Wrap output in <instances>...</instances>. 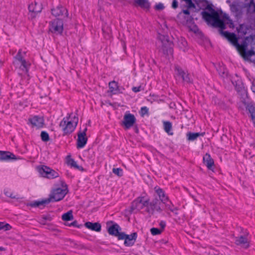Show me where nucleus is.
Instances as JSON below:
<instances>
[{"label": "nucleus", "instance_id": "f03ea898", "mask_svg": "<svg viewBox=\"0 0 255 255\" xmlns=\"http://www.w3.org/2000/svg\"><path fill=\"white\" fill-rule=\"evenodd\" d=\"M67 193V188L65 189L57 188L52 190L51 193L49 195V198L42 201L30 203L29 205L32 207H36L41 205L45 206V205L48 204L51 202L59 201L63 199Z\"/></svg>", "mask_w": 255, "mask_h": 255}, {"label": "nucleus", "instance_id": "864d4df0", "mask_svg": "<svg viewBox=\"0 0 255 255\" xmlns=\"http://www.w3.org/2000/svg\"><path fill=\"white\" fill-rule=\"evenodd\" d=\"M135 131L136 133H138V128L137 127H135Z\"/></svg>", "mask_w": 255, "mask_h": 255}, {"label": "nucleus", "instance_id": "cd10ccee", "mask_svg": "<svg viewBox=\"0 0 255 255\" xmlns=\"http://www.w3.org/2000/svg\"><path fill=\"white\" fill-rule=\"evenodd\" d=\"M67 164L70 165L71 166L74 167L79 170H83V167L80 166H78L76 161H74L73 159L70 158L69 159H67Z\"/></svg>", "mask_w": 255, "mask_h": 255}, {"label": "nucleus", "instance_id": "aec40b11", "mask_svg": "<svg viewBox=\"0 0 255 255\" xmlns=\"http://www.w3.org/2000/svg\"><path fill=\"white\" fill-rule=\"evenodd\" d=\"M85 226L86 228L92 231L100 232L101 230V226L99 223L87 222L85 224Z\"/></svg>", "mask_w": 255, "mask_h": 255}, {"label": "nucleus", "instance_id": "e433bc0d", "mask_svg": "<svg viewBox=\"0 0 255 255\" xmlns=\"http://www.w3.org/2000/svg\"><path fill=\"white\" fill-rule=\"evenodd\" d=\"M183 80L184 81H185L187 83H190L191 82V81L190 80V78L189 77V75L188 74H187V75H185L184 76H183V77H182Z\"/></svg>", "mask_w": 255, "mask_h": 255}, {"label": "nucleus", "instance_id": "ddd939ff", "mask_svg": "<svg viewBox=\"0 0 255 255\" xmlns=\"http://www.w3.org/2000/svg\"><path fill=\"white\" fill-rule=\"evenodd\" d=\"M28 121L32 127H36L37 128H42L44 125V121L42 117L34 116L32 118H29Z\"/></svg>", "mask_w": 255, "mask_h": 255}, {"label": "nucleus", "instance_id": "ea45409f", "mask_svg": "<svg viewBox=\"0 0 255 255\" xmlns=\"http://www.w3.org/2000/svg\"><path fill=\"white\" fill-rule=\"evenodd\" d=\"M159 225L161 227V229L160 230H162V231H163L165 226H166V224H165V222L162 221L160 222V224H159Z\"/></svg>", "mask_w": 255, "mask_h": 255}, {"label": "nucleus", "instance_id": "9d476101", "mask_svg": "<svg viewBox=\"0 0 255 255\" xmlns=\"http://www.w3.org/2000/svg\"><path fill=\"white\" fill-rule=\"evenodd\" d=\"M137 238L136 233H133L130 235H126L125 233L121 232L119 237V240H125L124 244L126 246H131L134 244Z\"/></svg>", "mask_w": 255, "mask_h": 255}, {"label": "nucleus", "instance_id": "423d86ee", "mask_svg": "<svg viewBox=\"0 0 255 255\" xmlns=\"http://www.w3.org/2000/svg\"><path fill=\"white\" fill-rule=\"evenodd\" d=\"M135 122L136 119L134 116L130 113H127L124 116L121 125L125 129H128L133 127Z\"/></svg>", "mask_w": 255, "mask_h": 255}, {"label": "nucleus", "instance_id": "1a4fd4ad", "mask_svg": "<svg viewBox=\"0 0 255 255\" xmlns=\"http://www.w3.org/2000/svg\"><path fill=\"white\" fill-rule=\"evenodd\" d=\"M49 30L53 33L60 34L63 30V21L59 18L53 20L51 22Z\"/></svg>", "mask_w": 255, "mask_h": 255}, {"label": "nucleus", "instance_id": "13d9d810", "mask_svg": "<svg viewBox=\"0 0 255 255\" xmlns=\"http://www.w3.org/2000/svg\"><path fill=\"white\" fill-rule=\"evenodd\" d=\"M1 63V61L0 60V63Z\"/></svg>", "mask_w": 255, "mask_h": 255}, {"label": "nucleus", "instance_id": "f257e3e1", "mask_svg": "<svg viewBox=\"0 0 255 255\" xmlns=\"http://www.w3.org/2000/svg\"><path fill=\"white\" fill-rule=\"evenodd\" d=\"M201 14L208 24H211L214 27L220 28L219 29L220 34L227 38L235 46L244 58L251 57L255 54V52L253 50L246 52L247 43L244 42L242 44H240L238 43V38L234 33L223 31L226 28V24L224 21L220 18L218 12L211 5H208L206 7L205 10L202 11Z\"/></svg>", "mask_w": 255, "mask_h": 255}, {"label": "nucleus", "instance_id": "a878e982", "mask_svg": "<svg viewBox=\"0 0 255 255\" xmlns=\"http://www.w3.org/2000/svg\"><path fill=\"white\" fill-rule=\"evenodd\" d=\"M62 219L65 221H71L73 219V211L70 210L66 213H64L62 216Z\"/></svg>", "mask_w": 255, "mask_h": 255}, {"label": "nucleus", "instance_id": "dca6fc26", "mask_svg": "<svg viewBox=\"0 0 255 255\" xmlns=\"http://www.w3.org/2000/svg\"><path fill=\"white\" fill-rule=\"evenodd\" d=\"M20 159L9 151H0V160H9Z\"/></svg>", "mask_w": 255, "mask_h": 255}, {"label": "nucleus", "instance_id": "8fccbe9b", "mask_svg": "<svg viewBox=\"0 0 255 255\" xmlns=\"http://www.w3.org/2000/svg\"><path fill=\"white\" fill-rule=\"evenodd\" d=\"M40 223L42 225H45L46 224V221H45L44 219L42 218V219L40 221Z\"/></svg>", "mask_w": 255, "mask_h": 255}, {"label": "nucleus", "instance_id": "de8ad7c7", "mask_svg": "<svg viewBox=\"0 0 255 255\" xmlns=\"http://www.w3.org/2000/svg\"><path fill=\"white\" fill-rule=\"evenodd\" d=\"M182 12L185 14H187V15H189L190 14V11H189V10L188 9H183L182 10Z\"/></svg>", "mask_w": 255, "mask_h": 255}, {"label": "nucleus", "instance_id": "5fc2aeb1", "mask_svg": "<svg viewBox=\"0 0 255 255\" xmlns=\"http://www.w3.org/2000/svg\"><path fill=\"white\" fill-rule=\"evenodd\" d=\"M254 12L255 13V4H254Z\"/></svg>", "mask_w": 255, "mask_h": 255}, {"label": "nucleus", "instance_id": "5701e85b", "mask_svg": "<svg viewBox=\"0 0 255 255\" xmlns=\"http://www.w3.org/2000/svg\"><path fill=\"white\" fill-rule=\"evenodd\" d=\"M205 133L191 132H189L187 133V137L188 140L193 141L196 139L199 136H203Z\"/></svg>", "mask_w": 255, "mask_h": 255}, {"label": "nucleus", "instance_id": "c9c22d12", "mask_svg": "<svg viewBox=\"0 0 255 255\" xmlns=\"http://www.w3.org/2000/svg\"><path fill=\"white\" fill-rule=\"evenodd\" d=\"M148 113V109L146 107H143L141 108V114L144 115Z\"/></svg>", "mask_w": 255, "mask_h": 255}, {"label": "nucleus", "instance_id": "49530a36", "mask_svg": "<svg viewBox=\"0 0 255 255\" xmlns=\"http://www.w3.org/2000/svg\"><path fill=\"white\" fill-rule=\"evenodd\" d=\"M252 90L253 92L255 93V80H254L252 82Z\"/></svg>", "mask_w": 255, "mask_h": 255}, {"label": "nucleus", "instance_id": "c756f323", "mask_svg": "<svg viewBox=\"0 0 255 255\" xmlns=\"http://www.w3.org/2000/svg\"><path fill=\"white\" fill-rule=\"evenodd\" d=\"M150 232L152 235H158L161 234L162 230L158 228H152L150 229Z\"/></svg>", "mask_w": 255, "mask_h": 255}, {"label": "nucleus", "instance_id": "a19ab883", "mask_svg": "<svg viewBox=\"0 0 255 255\" xmlns=\"http://www.w3.org/2000/svg\"><path fill=\"white\" fill-rule=\"evenodd\" d=\"M70 226H75V227H77L78 228H79L80 227V226L79 225H78V222L77 221H74V222H73L72 223H71L70 225H69Z\"/></svg>", "mask_w": 255, "mask_h": 255}, {"label": "nucleus", "instance_id": "a211bd4d", "mask_svg": "<svg viewBox=\"0 0 255 255\" xmlns=\"http://www.w3.org/2000/svg\"><path fill=\"white\" fill-rule=\"evenodd\" d=\"M119 230H121V228L117 224H114L109 227L108 229V233L110 235L117 237L118 239L120 235L121 234Z\"/></svg>", "mask_w": 255, "mask_h": 255}, {"label": "nucleus", "instance_id": "39448f33", "mask_svg": "<svg viewBox=\"0 0 255 255\" xmlns=\"http://www.w3.org/2000/svg\"><path fill=\"white\" fill-rule=\"evenodd\" d=\"M25 54V52H22L21 49H19L15 58L17 60V64L20 65L19 69L23 73L27 74L30 64L24 59Z\"/></svg>", "mask_w": 255, "mask_h": 255}, {"label": "nucleus", "instance_id": "6ab92c4d", "mask_svg": "<svg viewBox=\"0 0 255 255\" xmlns=\"http://www.w3.org/2000/svg\"><path fill=\"white\" fill-rule=\"evenodd\" d=\"M203 162L209 169L212 170V167L214 165V161L209 153H206L204 156Z\"/></svg>", "mask_w": 255, "mask_h": 255}, {"label": "nucleus", "instance_id": "412c9836", "mask_svg": "<svg viewBox=\"0 0 255 255\" xmlns=\"http://www.w3.org/2000/svg\"><path fill=\"white\" fill-rule=\"evenodd\" d=\"M134 4L141 8L145 9H149L150 7V3L148 0H134Z\"/></svg>", "mask_w": 255, "mask_h": 255}, {"label": "nucleus", "instance_id": "473e14b6", "mask_svg": "<svg viewBox=\"0 0 255 255\" xmlns=\"http://www.w3.org/2000/svg\"><path fill=\"white\" fill-rule=\"evenodd\" d=\"M175 70L177 71L178 74L181 76V77L185 75V73L178 66H175Z\"/></svg>", "mask_w": 255, "mask_h": 255}, {"label": "nucleus", "instance_id": "a18cd8bd", "mask_svg": "<svg viewBox=\"0 0 255 255\" xmlns=\"http://www.w3.org/2000/svg\"><path fill=\"white\" fill-rule=\"evenodd\" d=\"M251 116L253 122L254 124V126H255V112L251 114Z\"/></svg>", "mask_w": 255, "mask_h": 255}, {"label": "nucleus", "instance_id": "6e6552de", "mask_svg": "<svg viewBox=\"0 0 255 255\" xmlns=\"http://www.w3.org/2000/svg\"><path fill=\"white\" fill-rule=\"evenodd\" d=\"M164 204L157 199H153L151 202L149 203V207L146 209L147 212L150 214H153L154 210L160 212Z\"/></svg>", "mask_w": 255, "mask_h": 255}, {"label": "nucleus", "instance_id": "7ed1b4c3", "mask_svg": "<svg viewBox=\"0 0 255 255\" xmlns=\"http://www.w3.org/2000/svg\"><path fill=\"white\" fill-rule=\"evenodd\" d=\"M157 48L164 55H169L173 52V43L167 36L160 35L158 36Z\"/></svg>", "mask_w": 255, "mask_h": 255}, {"label": "nucleus", "instance_id": "b1692460", "mask_svg": "<svg viewBox=\"0 0 255 255\" xmlns=\"http://www.w3.org/2000/svg\"><path fill=\"white\" fill-rule=\"evenodd\" d=\"M156 192L159 196L160 198L159 200L161 201L163 204H165V202L168 201V197H166L164 194V191L160 188L156 189Z\"/></svg>", "mask_w": 255, "mask_h": 255}, {"label": "nucleus", "instance_id": "37998d69", "mask_svg": "<svg viewBox=\"0 0 255 255\" xmlns=\"http://www.w3.org/2000/svg\"><path fill=\"white\" fill-rule=\"evenodd\" d=\"M230 7H231V10H235V11H237L238 9H237V5L236 4H232L231 5H230Z\"/></svg>", "mask_w": 255, "mask_h": 255}, {"label": "nucleus", "instance_id": "603ef678", "mask_svg": "<svg viewBox=\"0 0 255 255\" xmlns=\"http://www.w3.org/2000/svg\"><path fill=\"white\" fill-rule=\"evenodd\" d=\"M224 75H227V74H226V73H225V71L223 72L222 74L221 75V76H223V77H224Z\"/></svg>", "mask_w": 255, "mask_h": 255}, {"label": "nucleus", "instance_id": "4be33fe9", "mask_svg": "<svg viewBox=\"0 0 255 255\" xmlns=\"http://www.w3.org/2000/svg\"><path fill=\"white\" fill-rule=\"evenodd\" d=\"M109 86L110 90L108 92L111 94H116L119 91L118 83L115 81L110 82L109 84Z\"/></svg>", "mask_w": 255, "mask_h": 255}, {"label": "nucleus", "instance_id": "4d7b16f0", "mask_svg": "<svg viewBox=\"0 0 255 255\" xmlns=\"http://www.w3.org/2000/svg\"><path fill=\"white\" fill-rule=\"evenodd\" d=\"M69 157H70V155H68V156H67V158H69Z\"/></svg>", "mask_w": 255, "mask_h": 255}, {"label": "nucleus", "instance_id": "0eeeda50", "mask_svg": "<svg viewBox=\"0 0 255 255\" xmlns=\"http://www.w3.org/2000/svg\"><path fill=\"white\" fill-rule=\"evenodd\" d=\"M39 172L43 176L48 178H54L58 177V173L49 167L43 165L38 168Z\"/></svg>", "mask_w": 255, "mask_h": 255}, {"label": "nucleus", "instance_id": "79ce46f5", "mask_svg": "<svg viewBox=\"0 0 255 255\" xmlns=\"http://www.w3.org/2000/svg\"><path fill=\"white\" fill-rule=\"evenodd\" d=\"M42 218L44 219L45 221H51V218L49 215L46 216H42Z\"/></svg>", "mask_w": 255, "mask_h": 255}, {"label": "nucleus", "instance_id": "f3484780", "mask_svg": "<svg viewBox=\"0 0 255 255\" xmlns=\"http://www.w3.org/2000/svg\"><path fill=\"white\" fill-rule=\"evenodd\" d=\"M64 12H65L66 16L68 17V13L67 9L62 6H58L55 8L51 9L52 14L56 17L62 15Z\"/></svg>", "mask_w": 255, "mask_h": 255}, {"label": "nucleus", "instance_id": "9b49d317", "mask_svg": "<svg viewBox=\"0 0 255 255\" xmlns=\"http://www.w3.org/2000/svg\"><path fill=\"white\" fill-rule=\"evenodd\" d=\"M145 207L146 209L148 208L149 201L143 197H138L132 202L131 209L132 211L135 209L141 210Z\"/></svg>", "mask_w": 255, "mask_h": 255}, {"label": "nucleus", "instance_id": "c85d7f7f", "mask_svg": "<svg viewBox=\"0 0 255 255\" xmlns=\"http://www.w3.org/2000/svg\"><path fill=\"white\" fill-rule=\"evenodd\" d=\"M11 229V226L9 224H4L0 222V230H3L5 231H8Z\"/></svg>", "mask_w": 255, "mask_h": 255}, {"label": "nucleus", "instance_id": "3c124183", "mask_svg": "<svg viewBox=\"0 0 255 255\" xmlns=\"http://www.w3.org/2000/svg\"><path fill=\"white\" fill-rule=\"evenodd\" d=\"M5 249H4V248H3V247H0V251H5Z\"/></svg>", "mask_w": 255, "mask_h": 255}, {"label": "nucleus", "instance_id": "4468645a", "mask_svg": "<svg viewBox=\"0 0 255 255\" xmlns=\"http://www.w3.org/2000/svg\"><path fill=\"white\" fill-rule=\"evenodd\" d=\"M235 244L244 249H248L250 246V243L247 237L241 236L236 238Z\"/></svg>", "mask_w": 255, "mask_h": 255}, {"label": "nucleus", "instance_id": "58836bf2", "mask_svg": "<svg viewBox=\"0 0 255 255\" xmlns=\"http://www.w3.org/2000/svg\"><path fill=\"white\" fill-rule=\"evenodd\" d=\"M5 194L8 196V197H10L11 198H12V199H15V198H17V197H16V196H13V194L12 193H9L8 192H5Z\"/></svg>", "mask_w": 255, "mask_h": 255}, {"label": "nucleus", "instance_id": "7c9ffc66", "mask_svg": "<svg viewBox=\"0 0 255 255\" xmlns=\"http://www.w3.org/2000/svg\"><path fill=\"white\" fill-rule=\"evenodd\" d=\"M41 137L43 141H48L49 140V134L46 131H42L41 133Z\"/></svg>", "mask_w": 255, "mask_h": 255}, {"label": "nucleus", "instance_id": "6e6d98bb", "mask_svg": "<svg viewBox=\"0 0 255 255\" xmlns=\"http://www.w3.org/2000/svg\"><path fill=\"white\" fill-rule=\"evenodd\" d=\"M183 42L186 44V42L185 41H184Z\"/></svg>", "mask_w": 255, "mask_h": 255}, {"label": "nucleus", "instance_id": "393cba45", "mask_svg": "<svg viewBox=\"0 0 255 255\" xmlns=\"http://www.w3.org/2000/svg\"><path fill=\"white\" fill-rule=\"evenodd\" d=\"M163 127L164 130L169 134L173 135V133L171 131L172 124L171 123L168 121L163 122Z\"/></svg>", "mask_w": 255, "mask_h": 255}, {"label": "nucleus", "instance_id": "f704fd0d", "mask_svg": "<svg viewBox=\"0 0 255 255\" xmlns=\"http://www.w3.org/2000/svg\"><path fill=\"white\" fill-rule=\"evenodd\" d=\"M164 8L163 4L161 3H159L155 5V9L156 10H162Z\"/></svg>", "mask_w": 255, "mask_h": 255}, {"label": "nucleus", "instance_id": "bb28decb", "mask_svg": "<svg viewBox=\"0 0 255 255\" xmlns=\"http://www.w3.org/2000/svg\"><path fill=\"white\" fill-rule=\"evenodd\" d=\"M165 206L167 210H170L176 217H178L179 215L178 209L176 207H174L170 204H165Z\"/></svg>", "mask_w": 255, "mask_h": 255}, {"label": "nucleus", "instance_id": "4c0bfd02", "mask_svg": "<svg viewBox=\"0 0 255 255\" xmlns=\"http://www.w3.org/2000/svg\"><path fill=\"white\" fill-rule=\"evenodd\" d=\"M172 7L174 9L178 7V2L176 0H173L172 3Z\"/></svg>", "mask_w": 255, "mask_h": 255}, {"label": "nucleus", "instance_id": "f8f14e48", "mask_svg": "<svg viewBox=\"0 0 255 255\" xmlns=\"http://www.w3.org/2000/svg\"><path fill=\"white\" fill-rule=\"evenodd\" d=\"M87 130V128H85L83 131H80L78 133V139H77V147L82 148L86 144L87 141V138L86 137V131Z\"/></svg>", "mask_w": 255, "mask_h": 255}, {"label": "nucleus", "instance_id": "c03bdc74", "mask_svg": "<svg viewBox=\"0 0 255 255\" xmlns=\"http://www.w3.org/2000/svg\"><path fill=\"white\" fill-rule=\"evenodd\" d=\"M140 86H139L138 87H134L132 88V90L134 92H139L140 91Z\"/></svg>", "mask_w": 255, "mask_h": 255}, {"label": "nucleus", "instance_id": "2f4dec72", "mask_svg": "<svg viewBox=\"0 0 255 255\" xmlns=\"http://www.w3.org/2000/svg\"><path fill=\"white\" fill-rule=\"evenodd\" d=\"M112 170H113V172L114 174H116L117 175H118L119 177H121L123 175L122 169L120 168H113Z\"/></svg>", "mask_w": 255, "mask_h": 255}, {"label": "nucleus", "instance_id": "20e7f679", "mask_svg": "<svg viewBox=\"0 0 255 255\" xmlns=\"http://www.w3.org/2000/svg\"><path fill=\"white\" fill-rule=\"evenodd\" d=\"M78 122V119L75 117L74 118L73 122L64 118L60 123V127H62L64 134H68L72 132L76 127Z\"/></svg>", "mask_w": 255, "mask_h": 255}, {"label": "nucleus", "instance_id": "09e8293b", "mask_svg": "<svg viewBox=\"0 0 255 255\" xmlns=\"http://www.w3.org/2000/svg\"><path fill=\"white\" fill-rule=\"evenodd\" d=\"M102 30H103V32H104V33H106V32H107L108 34H109V33L111 31V29H110V28H109V30H107H107L105 29V27H103V29H102Z\"/></svg>", "mask_w": 255, "mask_h": 255}, {"label": "nucleus", "instance_id": "72a5a7b5", "mask_svg": "<svg viewBox=\"0 0 255 255\" xmlns=\"http://www.w3.org/2000/svg\"><path fill=\"white\" fill-rule=\"evenodd\" d=\"M248 110L251 114L255 112V106L253 105H248Z\"/></svg>", "mask_w": 255, "mask_h": 255}, {"label": "nucleus", "instance_id": "2eb2a0df", "mask_svg": "<svg viewBox=\"0 0 255 255\" xmlns=\"http://www.w3.org/2000/svg\"><path fill=\"white\" fill-rule=\"evenodd\" d=\"M37 2H35L34 4L31 3L29 5L28 9L29 11L31 13V18H34L36 15L41 12L42 9L41 5L39 4L38 6H37Z\"/></svg>", "mask_w": 255, "mask_h": 255}]
</instances>
